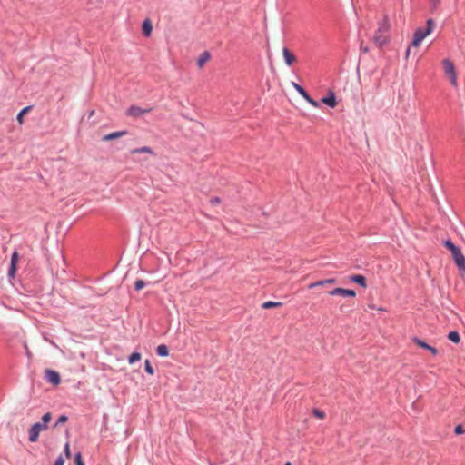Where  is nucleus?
<instances>
[{
	"label": "nucleus",
	"mask_w": 465,
	"mask_h": 465,
	"mask_svg": "<svg viewBox=\"0 0 465 465\" xmlns=\"http://www.w3.org/2000/svg\"><path fill=\"white\" fill-rule=\"evenodd\" d=\"M285 465H292L290 462H287Z\"/></svg>",
	"instance_id": "nucleus-39"
},
{
	"label": "nucleus",
	"mask_w": 465,
	"mask_h": 465,
	"mask_svg": "<svg viewBox=\"0 0 465 465\" xmlns=\"http://www.w3.org/2000/svg\"><path fill=\"white\" fill-rule=\"evenodd\" d=\"M292 85L293 86V88L303 97L305 98L307 95H308V93L304 90V88L302 86H301L300 84L294 83V82H292Z\"/></svg>",
	"instance_id": "nucleus-20"
},
{
	"label": "nucleus",
	"mask_w": 465,
	"mask_h": 465,
	"mask_svg": "<svg viewBox=\"0 0 465 465\" xmlns=\"http://www.w3.org/2000/svg\"><path fill=\"white\" fill-rule=\"evenodd\" d=\"M427 25L425 28L419 27L415 30L413 35V40L411 42V46L413 47H419L422 42V40L430 35L435 27V23L432 19L427 20Z\"/></svg>",
	"instance_id": "nucleus-2"
},
{
	"label": "nucleus",
	"mask_w": 465,
	"mask_h": 465,
	"mask_svg": "<svg viewBox=\"0 0 465 465\" xmlns=\"http://www.w3.org/2000/svg\"><path fill=\"white\" fill-rule=\"evenodd\" d=\"M48 425L41 424V422L35 423L28 430V439L30 442H36L41 431L47 430Z\"/></svg>",
	"instance_id": "nucleus-5"
},
{
	"label": "nucleus",
	"mask_w": 465,
	"mask_h": 465,
	"mask_svg": "<svg viewBox=\"0 0 465 465\" xmlns=\"http://www.w3.org/2000/svg\"><path fill=\"white\" fill-rule=\"evenodd\" d=\"M390 30H391V24L389 22L388 16L384 15L382 20H381L379 22L378 28L375 31V34L373 36V42L379 47H381L389 43Z\"/></svg>",
	"instance_id": "nucleus-1"
},
{
	"label": "nucleus",
	"mask_w": 465,
	"mask_h": 465,
	"mask_svg": "<svg viewBox=\"0 0 465 465\" xmlns=\"http://www.w3.org/2000/svg\"><path fill=\"white\" fill-rule=\"evenodd\" d=\"M157 354L161 357H166L169 355L168 347L164 344H161L156 349Z\"/></svg>",
	"instance_id": "nucleus-16"
},
{
	"label": "nucleus",
	"mask_w": 465,
	"mask_h": 465,
	"mask_svg": "<svg viewBox=\"0 0 465 465\" xmlns=\"http://www.w3.org/2000/svg\"><path fill=\"white\" fill-rule=\"evenodd\" d=\"M144 368H145V371L147 373H149L150 375H153L154 373V371L149 361V360H146L145 362H144Z\"/></svg>",
	"instance_id": "nucleus-24"
},
{
	"label": "nucleus",
	"mask_w": 465,
	"mask_h": 465,
	"mask_svg": "<svg viewBox=\"0 0 465 465\" xmlns=\"http://www.w3.org/2000/svg\"><path fill=\"white\" fill-rule=\"evenodd\" d=\"M68 420L67 416L65 415H61L58 419V420L56 421L55 423V426H58L59 424H62V423H64L66 422Z\"/></svg>",
	"instance_id": "nucleus-30"
},
{
	"label": "nucleus",
	"mask_w": 465,
	"mask_h": 465,
	"mask_svg": "<svg viewBox=\"0 0 465 465\" xmlns=\"http://www.w3.org/2000/svg\"><path fill=\"white\" fill-rule=\"evenodd\" d=\"M428 351L434 356L438 354V350L435 347L430 346Z\"/></svg>",
	"instance_id": "nucleus-34"
},
{
	"label": "nucleus",
	"mask_w": 465,
	"mask_h": 465,
	"mask_svg": "<svg viewBox=\"0 0 465 465\" xmlns=\"http://www.w3.org/2000/svg\"><path fill=\"white\" fill-rule=\"evenodd\" d=\"M141 357H142V356H141V354H140L139 352H133V353L129 356V358H128V362H129L130 364H133V363H134L135 361H140V360H141Z\"/></svg>",
	"instance_id": "nucleus-23"
},
{
	"label": "nucleus",
	"mask_w": 465,
	"mask_h": 465,
	"mask_svg": "<svg viewBox=\"0 0 465 465\" xmlns=\"http://www.w3.org/2000/svg\"><path fill=\"white\" fill-rule=\"evenodd\" d=\"M75 465H84L80 452L75 455Z\"/></svg>",
	"instance_id": "nucleus-31"
},
{
	"label": "nucleus",
	"mask_w": 465,
	"mask_h": 465,
	"mask_svg": "<svg viewBox=\"0 0 465 465\" xmlns=\"http://www.w3.org/2000/svg\"><path fill=\"white\" fill-rule=\"evenodd\" d=\"M64 459L60 456L57 458V460H55L54 462V465H64Z\"/></svg>",
	"instance_id": "nucleus-35"
},
{
	"label": "nucleus",
	"mask_w": 465,
	"mask_h": 465,
	"mask_svg": "<svg viewBox=\"0 0 465 465\" xmlns=\"http://www.w3.org/2000/svg\"><path fill=\"white\" fill-rule=\"evenodd\" d=\"M310 104H312L314 107H318V103L313 100L309 94L304 98Z\"/></svg>",
	"instance_id": "nucleus-29"
},
{
	"label": "nucleus",
	"mask_w": 465,
	"mask_h": 465,
	"mask_svg": "<svg viewBox=\"0 0 465 465\" xmlns=\"http://www.w3.org/2000/svg\"><path fill=\"white\" fill-rule=\"evenodd\" d=\"M454 431L456 434L460 435V434H463L465 432V430L461 425H458L455 427Z\"/></svg>",
	"instance_id": "nucleus-32"
},
{
	"label": "nucleus",
	"mask_w": 465,
	"mask_h": 465,
	"mask_svg": "<svg viewBox=\"0 0 465 465\" xmlns=\"http://www.w3.org/2000/svg\"><path fill=\"white\" fill-rule=\"evenodd\" d=\"M442 66H443L444 74L450 79V84L454 87H457L458 86V76H457L454 64L449 59H444L442 61Z\"/></svg>",
	"instance_id": "nucleus-4"
},
{
	"label": "nucleus",
	"mask_w": 465,
	"mask_h": 465,
	"mask_svg": "<svg viewBox=\"0 0 465 465\" xmlns=\"http://www.w3.org/2000/svg\"><path fill=\"white\" fill-rule=\"evenodd\" d=\"M131 153L132 154H135V153H149V154H153V150L148 147V146H143V147H141V148H136V149H134L131 151Z\"/></svg>",
	"instance_id": "nucleus-15"
},
{
	"label": "nucleus",
	"mask_w": 465,
	"mask_h": 465,
	"mask_svg": "<svg viewBox=\"0 0 465 465\" xmlns=\"http://www.w3.org/2000/svg\"><path fill=\"white\" fill-rule=\"evenodd\" d=\"M210 59V54L208 52H204L201 54V56L199 57L198 61H197V64H198V66L200 68H202L204 64Z\"/></svg>",
	"instance_id": "nucleus-17"
},
{
	"label": "nucleus",
	"mask_w": 465,
	"mask_h": 465,
	"mask_svg": "<svg viewBox=\"0 0 465 465\" xmlns=\"http://www.w3.org/2000/svg\"><path fill=\"white\" fill-rule=\"evenodd\" d=\"M153 31V25L150 19H145L143 23V33L145 36H150Z\"/></svg>",
	"instance_id": "nucleus-14"
},
{
	"label": "nucleus",
	"mask_w": 465,
	"mask_h": 465,
	"mask_svg": "<svg viewBox=\"0 0 465 465\" xmlns=\"http://www.w3.org/2000/svg\"><path fill=\"white\" fill-rule=\"evenodd\" d=\"M331 296L341 295V296H350L355 297L356 292L353 290L344 289V288H335L328 292Z\"/></svg>",
	"instance_id": "nucleus-8"
},
{
	"label": "nucleus",
	"mask_w": 465,
	"mask_h": 465,
	"mask_svg": "<svg viewBox=\"0 0 465 465\" xmlns=\"http://www.w3.org/2000/svg\"><path fill=\"white\" fill-rule=\"evenodd\" d=\"M45 373L46 380L50 383H52L54 385H58L60 383V381H61L60 375L55 371L46 370Z\"/></svg>",
	"instance_id": "nucleus-9"
},
{
	"label": "nucleus",
	"mask_w": 465,
	"mask_h": 465,
	"mask_svg": "<svg viewBox=\"0 0 465 465\" xmlns=\"http://www.w3.org/2000/svg\"><path fill=\"white\" fill-rule=\"evenodd\" d=\"M324 282H325V285L326 284H333L336 282V280L334 278H330V279L324 280Z\"/></svg>",
	"instance_id": "nucleus-36"
},
{
	"label": "nucleus",
	"mask_w": 465,
	"mask_h": 465,
	"mask_svg": "<svg viewBox=\"0 0 465 465\" xmlns=\"http://www.w3.org/2000/svg\"><path fill=\"white\" fill-rule=\"evenodd\" d=\"M322 102L331 108H334L337 105L336 97L332 92H330L328 96L322 97Z\"/></svg>",
	"instance_id": "nucleus-11"
},
{
	"label": "nucleus",
	"mask_w": 465,
	"mask_h": 465,
	"mask_svg": "<svg viewBox=\"0 0 465 465\" xmlns=\"http://www.w3.org/2000/svg\"><path fill=\"white\" fill-rule=\"evenodd\" d=\"M282 54H283L285 63L289 66H291L297 60L296 56L292 53H291V51L286 47H284L282 49Z\"/></svg>",
	"instance_id": "nucleus-10"
},
{
	"label": "nucleus",
	"mask_w": 465,
	"mask_h": 465,
	"mask_svg": "<svg viewBox=\"0 0 465 465\" xmlns=\"http://www.w3.org/2000/svg\"><path fill=\"white\" fill-rule=\"evenodd\" d=\"M125 134H127L126 131H119V132L110 133L103 137V141H105V142L112 141L114 139H118L120 137H123Z\"/></svg>",
	"instance_id": "nucleus-12"
},
{
	"label": "nucleus",
	"mask_w": 465,
	"mask_h": 465,
	"mask_svg": "<svg viewBox=\"0 0 465 465\" xmlns=\"http://www.w3.org/2000/svg\"><path fill=\"white\" fill-rule=\"evenodd\" d=\"M410 52H411V47H408V49L406 51V58H408Z\"/></svg>",
	"instance_id": "nucleus-38"
},
{
	"label": "nucleus",
	"mask_w": 465,
	"mask_h": 465,
	"mask_svg": "<svg viewBox=\"0 0 465 465\" xmlns=\"http://www.w3.org/2000/svg\"><path fill=\"white\" fill-rule=\"evenodd\" d=\"M144 282L143 280H137L135 282H134V288L136 291H140L142 290L143 287H144Z\"/></svg>",
	"instance_id": "nucleus-28"
},
{
	"label": "nucleus",
	"mask_w": 465,
	"mask_h": 465,
	"mask_svg": "<svg viewBox=\"0 0 465 465\" xmlns=\"http://www.w3.org/2000/svg\"><path fill=\"white\" fill-rule=\"evenodd\" d=\"M210 203L211 204L213 205H216V204H219L221 203V199L219 197H213L211 200H210Z\"/></svg>",
	"instance_id": "nucleus-33"
},
{
	"label": "nucleus",
	"mask_w": 465,
	"mask_h": 465,
	"mask_svg": "<svg viewBox=\"0 0 465 465\" xmlns=\"http://www.w3.org/2000/svg\"><path fill=\"white\" fill-rule=\"evenodd\" d=\"M412 341L420 348H422L425 350H429V348L430 347V345H429L428 343H426L425 341H423L422 340H420L417 337H413Z\"/></svg>",
	"instance_id": "nucleus-18"
},
{
	"label": "nucleus",
	"mask_w": 465,
	"mask_h": 465,
	"mask_svg": "<svg viewBox=\"0 0 465 465\" xmlns=\"http://www.w3.org/2000/svg\"><path fill=\"white\" fill-rule=\"evenodd\" d=\"M324 285H325L324 280H321V281H317L315 282L310 283L308 285V288L309 289H313L315 287H320V286H324Z\"/></svg>",
	"instance_id": "nucleus-25"
},
{
	"label": "nucleus",
	"mask_w": 465,
	"mask_h": 465,
	"mask_svg": "<svg viewBox=\"0 0 465 465\" xmlns=\"http://www.w3.org/2000/svg\"><path fill=\"white\" fill-rule=\"evenodd\" d=\"M151 109H142L139 106L132 105L128 108L126 114L134 118L142 116L143 114L149 113Z\"/></svg>",
	"instance_id": "nucleus-7"
},
{
	"label": "nucleus",
	"mask_w": 465,
	"mask_h": 465,
	"mask_svg": "<svg viewBox=\"0 0 465 465\" xmlns=\"http://www.w3.org/2000/svg\"><path fill=\"white\" fill-rule=\"evenodd\" d=\"M19 258H20V256H19L18 252L15 251L12 254L10 267L8 270V276L10 278H14L15 275Z\"/></svg>",
	"instance_id": "nucleus-6"
},
{
	"label": "nucleus",
	"mask_w": 465,
	"mask_h": 465,
	"mask_svg": "<svg viewBox=\"0 0 465 465\" xmlns=\"http://www.w3.org/2000/svg\"><path fill=\"white\" fill-rule=\"evenodd\" d=\"M51 419H52V415H51V413H50V412L45 413V414L42 417V422H41V424H45V425H47V424L50 422Z\"/></svg>",
	"instance_id": "nucleus-26"
},
{
	"label": "nucleus",
	"mask_w": 465,
	"mask_h": 465,
	"mask_svg": "<svg viewBox=\"0 0 465 465\" xmlns=\"http://www.w3.org/2000/svg\"><path fill=\"white\" fill-rule=\"evenodd\" d=\"M444 245L451 252L452 258L458 266L461 274L465 273V256L462 254L460 248L453 244L450 240L444 242Z\"/></svg>",
	"instance_id": "nucleus-3"
},
{
	"label": "nucleus",
	"mask_w": 465,
	"mask_h": 465,
	"mask_svg": "<svg viewBox=\"0 0 465 465\" xmlns=\"http://www.w3.org/2000/svg\"><path fill=\"white\" fill-rule=\"evenodd\" d=\"M312 413H313V415L315 417H317L319 419H324L325 418V413L322 411H320L318 409H313Z\"/></svg>",
	"instance_id": "nucleus-27"
},
{
	"label": "nucleus",
	"mask_w": 465,
	"mask_h": 465,
	"mask_svg": "<svg viewBox=\"0 0 465 465\" xmlns=\"http://www.w3.org/2000/svg\"><path fill=\"white\" fill-rule=\"evenodd\" d=\"M448 339L454 343H459L460 341V336L458 331H450L448 334Z\"/></svg>",
	"instance_id": "nucleus-19"
},
{
	"label": "nucleus",
	"mask_w": 465,
	"mask_h": 465,
	"mask_svg": "<svg viewBox=\"0 0 465 465\" xmlns=\"http://www.w3.org/2000/svg\"><path fill=\"white\" fill-rule=\"evenodd\" d=\"M350 280L359 285H361V287L363 288H366L367 287V284H366V279L363 275H361V274H355V275H351L350 277Z\"/></svg>",
	"instance_id": "nucleus-13"
},
{
	"label": "nucleus",
	"mask_w": 465,
	"mask_h": 465,
	"mask_svg": "<svg viewBox=\"0 0 465 465\" xmlns=\"http://www.w3.org/2000/svg\"><path fill=\"white\" fill-rule=\"evenodd\" d=\"M31 109L30 106H26L25 107L24 109H22V111L18 114L17 115V121L20 124H22L24 123V117H25V114H27L29 112V110Z\"/></svg>",
	"instance_id": "nucleus-21"
},
{
	"label": "nucleus",
	"mask_w": 465,
	"mask_h": 465,
	"mask_svg": "<svg viewBox=\"0 0 465 465\" xmlns=\"http://www.w3.org/2000/svg\"><path fill=\"white\" fill-rule=\"evenodd\" d=\"M281 305H282L281 302L268 301V302H263L262 307L263 309H271V308L279 307Z\"/></svg>",
	"instance_id": "nucleus-22"
},
{
	"label": "nucleus",
	"mask_w": 465,
	"mask_h": 465,
	"mask_svg": "<svg viewBox=\"0 0 465 465\" xmlns=\"http://www.w3.org/2000/svg\"><path fill=\"white\" fill-rule=\"evenodd\" d=\"M65 453L67 457H70V449L68 443L65 445Z\"/></svg>",
	"instance_id": "nucleus-37"
}]
</instances>
